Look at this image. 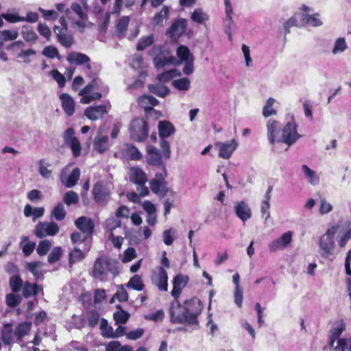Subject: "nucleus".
Returning a JSON list of instances; mask_svg holds the SVG:
<instances>
[{
  "label": "nucleus",
  "instance_id": "nucleus-1",
  "mask_svg": "<svg viewBox=\"0 0 351 351\" xmlns=\"http://www.w3.org/2000/svg\"><path fill=\"white\" fill-rule=\"evenodd\" d=\"M178 299L174 298L171 305L169 310L171 322L189 325L197 324V316L202 310L200 300L194 298L186 300L183 304H181Z\"/></svg>",
  "mask_w": 351,
  "mask_h": 351
},
{
  "label": "nucleus",
  "instance_id": "nucleus-2",
  "mask_svg": "<svg viewBox=\"0 0 351 351\" xmlns=\"http://www.w3.org/2000/svg\"><path fill=\"white\" fill-rule=\"evenodd\" d=\"M118 274L117 263L114 260L106 256H100L94 262L92 276L100 281H108L110 275H112V278H114Z\"/></svg>",
  "mask_w": 351,
  "mask_h": 351
},
{
  "label": "nucleus",
  "instance_id": "nucleus-3",
  "mask_svg": "<svg viewBox=\"0 0 351 351\" xmlns=\"http://www.w3.org/2000/svg\"><path fill=\"white\" fill-rule=\"evenodd\" d=\"M86 76L90 82L80 91L79 95L98 93L101 94V98L109 93L108 86L99 77L97 73L91 71L87 73Z\"/></svg>",
  "mask_w": 351,
  "mask_h": 351
},
{
  "label": "nucleus",
  "instance_id": "nucleus-4",
  "mask_svg": "<svg viewBox=\"0 0 351 351\" xmlns=\"http://www.w3.org/2000/svg\"><path fill=\"white\" fill-rule=\"evenodd\" d=\"M129 132L134 141L142 142L148 136V123L143 118H135L131 121Z\"/></svg>",
  "mask_w": 351,
  "mask_h": 351
},
{
  "label": "nucleus",
  "instance_id": "nucleus-5",
  "mask_svg": "<svg viewBox=\"0 0 351 351\" xmlns=\"http://www.w3.org/2000/svg\"><path fill=\"white\" fill-rule=\"evenodd\" d=\"M300 138V135L297 132V125L293 121H289L282 130V134L279 136V143H285L287 145V149Z\"/></svg>",
  "mask_w": 351,
  "mask_h": 351
},
{
  "label": "nucleus",
  "instance_id": "nucleus-6",
  "mask_svg": "<svg viewBox=\"0 0 351 351\" xmlns=\"http://www.w3.org/2000/svg\"><path fill=\"white\" fill-rule=\"evenodd\" d=\"M163 170L165 171V168L163 166ZM166 172L157 173L155 175V178L150 180L149 187L152 191L159 195L160 197H164L166 194H169V190L167 185V183L165 181Z\"/></svg>",
  "mask_w": 351,
  "mask_h": 351
},
{
  "label": "nucleus",
  "instance_id": "nucleus-7",
  "mask_svg": "<svg viewBox=\"0 0 351 351\" xmlns=\"http://www.w3.org/2000/svg\"><path fill=\"white\" fill-rule=\"evenodd\" d=\"M110 108L111 105L108 101L103 104L88 106L84 110V115L90 120H99L108 113Z\"/></svg>",
  "mask_w": 351,
  "mask_h": 351
},
{
  "label": "nucleus",
  "instance_id": "nucleus-8",
  "mask_svg": "<svg viewBox=\"0 0 351 351\" xmlns=\"http://www.w3.org/2000/svg\"><path fill=\"white\" fill-rule=\"evenodd\" d=\"M59 226L55 222H39L34 230L38 238H44L47 236H54L59 232Z\"/></svg>",
  "mask_w": 351,
  "mask_h": 351
},
{
  "label": "nucleus",
  "instance_id": "nucleus-9",
  "mask_svg": "<svg viewBox=\"0 0 351 351\" xmlns=\"http://www.w3.org/2000/svg\"><path fill=\"white\" fill-rule=\"evenodd\" d=\"M335 244L334 239L328 238L327 237L322 236L319 242V252L320 255L325 258L332 261L335 258Z\"/></svg>",
  "mask_w": 351,
  "mask_h": 351
},
{
  "label": "nucleus",
  "instance_id": "nucleus-10",
  "mask_svg": "<svg viewBox=\"0 0 351 351\" xmlns=\"http://www.w3.org/2000/svg\"><path fill=\"white\" fill-rule=\"evenodd\" d=\"M93 194L95 201L101 206H105L110 199V191L101 182L93 186Z\"/></svg>",
  "mask_w": 351,
  "mask_h": 351
},
{
  "label": "nucleus",
  "instance_id": "nucleus-11",
  "mask_svg": "<svg viewBox=\"0 0 351 351\" xmlns=\"http://www.w3.org/2000/svg\"><path fill=\"white\" fill-rule=\"evenodd\" d=\"M292 237V231H287L283 233L280 237L272 241L268 244L269 251L275 252L288 247L291 243Z\"/></svg>",
  "mask_w": 351,
  "mask_h": 351
},
{
  "label": "nucleus",
  "instance_id": "nucleus-12",
  "mask_svg": "<svg viewBox=\"0 0 351 351\" xmlns=\"http://www.w3.org/2000/svg\"><path fill=\"white\" fill-rule=\"evenodd\" d=\"M187 25L188 22L185 19L180 18L176 20L167 30V35L171 38L178 39L184 33Z\"/></svg>",
  "mask_w": 351,
  "mask_h": 351
},
{
  "label": "nucleus",
  "instance_id": "nucleus-13",
  "mask_svg": "<svg viewBox=\"0 0 351 351\" xmlns=\"http://www.w3.org/2000/svg\"><path fill=\"white\" fill-rule=\"evenodd\" d=\"M281 130V123L274 119H269L267 123V138L269 143L274 145L279 143V133Z\"/></svg>",
  "mask_w": 351,
  "mask_h": 351
},
{
  "label": "nucleus",
  "instance_id": "nucleus-14",
  "mask_svg": "<svg viewBox=\"0 0 351 351\" xmlns=\"http://www.w3.org/2000/svg\"><path fill=\"white\" fill-rule=\"evenodd\" d=\"M219 149V156L224 159H228L237 147V143L234 139L227 142H218L215 144Z\"/></svg>",
  "mask_w": 351,
  "mask_h": 351
},
{
  "label": "nucleus",
  "instance_id": "nucleus-15",
  "mask_svg": "<svg viewBox=\"0 0 351 351\" xmlns=\"http://www.w3.org/2000/svg\"><path fill=\"white\" fill-rule=\"evenodd\" d=\"M66 60L71 64H75L77 65L86 64V69L87 71H86L85 73L86 74L91 71V66L89 63L90 60L89 57L84 53L71 52L67 56Z\"/></svg>",
  "mask_w": 351,
  "mask_h": 351
},
{
  "label": "nucleus",
  "instance_id": "nucleus-16",
  "mask_svg": "<svg viewBox=\"0 0 351 351\" xmlns=\"http://www.w3.org/2000/svg\"><path fill=\"white\" fill-rule=\"evenodd\" d=\"M80 176V170L78 167L73 169L69 175H67L65 170H63L60 174L61 183L68 188L75 186L79 180Z\"/></svg>",
  "mask_w": 351,
  "mask_h": 351
},
{
  "label": "nucleus",
  "instance_id": "nucleus-17",
  "mask_svg": "<svg viewBox=\"0 0 351 351\" xmlns=\"http://www.w3.org/2000/svg\"><path fill=\"white\" fill-rule=\"evenodd\" d=\"M76 227L86 237H90L93 232L95 224L90 218L82 216L75 221Z\"/></svg>",
  "mask_w": 351,
  "mask_h": 351
},
{
  "label": "nucleus",
  "instance_id": "nucleus-18",
  "mask_svg": "<svg viewBox=\"0 0 351 351\" xmlns=\"http://www.w3.org/2000/svg\"><path fill=\"white\" fill-rule=\"evenodd\" d=\"M73 12L75 13L79 19V21H75V23L79 27L84 26V24L81 21V20L86 19V14L83 11L82 7L78 3H72L71 8H67L65 11V14L66 17L70 20L75 21V18L72 16Z\"/></svg>",
  "mask_w": 351,
  "mask_h": 351
},
{
  "label": "nucleus",
  "instance_id": "nucleus-19",
  "mask_svg": "<svg viewBox=\"0 0 351 351\" xmlns=\"http://www.w3.org/2000/svg\"><path fill=\"white\" fill-rule=\"evenodd\" d=\"M167 272L162 267H160L158 271L154 273V274L152 276L153 283L160 291H167Z\"/></svg>",
  "mask_w": 351,
  "mask_h": 351
},
{
  "label": "nucleus",
  "instance_id": "nucleus-20",
  "mask_svg": "<svg viewBox=\"0 0 351 351\" xmlns=\"http://www.w3.org/2000/svg\"><path fill=\"white\" fill-rule=\"evenodd\" d=\"M188 278L182 274H178L175 276L173 280V287L171 291V295L175 298H178L182 289L186 285Z\"/></svg>",
  "mask_w": 351,
  "mask_h": 351
},
{
  "label": "nucleus",
  "instance_id": "nucleus-21",
  "mask_svg": "<svg viewBox=\"0 0 351 351\" xmlns=\"http://www.w3.org/2000/svg\"><path fill=\"white\" fill-rule=\"evenodd\" d=\"M62 107L64 112L69 116H72L75 112V102L73 98L67 93H62L60 96Z\"/></svg>",
  "mask_w": 351,
  "mask_h": 351
},
{
  "label": "nucleus",
  "instance_id": "nucleus-22",
  "mask_svg": "<svg viewBox=\"0 0 351 351\" xmlns=\"http://www.w3.org/2000/svg\"><path fill=\"white\" fill-rule=\"evenodd\" d=\"M147 160L152 165L160 166L162 165L160 152L154 146H149L147 147Z\"/></svg>",
  "mask_w": 351,
  "mask_h": 351
},
{
  "label": "nucleus",
  "instance_id": "nucleus-23",
  "mask_svg": "<svg viewBox=\"0 0 351 351\" xmlns=\"http://www.w3.org/2000/svg\"><path fill=\"white\" fill-rule=\"evenodd\" d=\"M32 328V322H23L19 324L14 330V335L16 337L17 341H22L23 338L27 335Z\"/></svg>",
  "mask_w": 351,
  "mask_h": 351
},
{
  "label": "nucleus",
  "instance_id": "nucleus-24",
  "mask_svg": "<svg viewBox=\"0 0 351 351\" xmlns=\"http://www.w3.org/2000/svg\"><path fill=\"white\" fill-rule=\"evenodd\" d=\"M129 177L131 182L138 184H145L147 178L145 172L138 167H132L130 169Z\"/></svg>",
  "mask_w": 351,
  "mask_h": 351
},
{
  "label": "nucleus",
  "instance_id": "nucleus-25",
  "mask_svg": "<svg viewBox=\"0 0 351 351\" xmlns=\"http://www.w3.org/2000/svg\"><path fill=\"white\" fill-rule=\"evenodd\" d=\"M235 213L243 221H247L252 216L251 209L244 201L237 203Z\"/></svg>",
  "mask_w": 351,
  "mask_h": 351
},
{
  "label": "nucleus",
  "instance_id": "nucleus-26",
  "mask_svg": "<svg viewBox=\"0 0 351 351\" xmlns=\"http://www.w3.org/2000/svg\"><path fill=\"white\" fill-rule=\"evenodd\" d=\"M176 132L173 124L168 121H160L158 123V134L160 138H166Z\"/></svg>",
  "mask_w": 351,
  "mask_h": 351
},
{
  "label": "nucleus",
  "instance_id": "nucleus-27",
  "mask_svg": "<svg viewBox=\"0 0 351 351\" xmlns=\"http://www.w3.org/2000/svg\"><path fill=\"white\" fill-rule=\"evenodd\" d=\"M174 58L167 56L164 52L160 51L154 58V64L158 69H162L165 66L173 63Z\"/></svg>",
  "mask_w": 351,
  "mask_h": 351
},
{
  "label": "nucleus",
  "instance_id": "nucleus-28",
  "mask_svg": "<svg viewBox=\"0 0 351 351\" xmlns=\"http://www.w3.org/2000/svg\"><path fill=\"white\" fill-rule=\"evenodd\" d=\"M53 31L57 36L58 41L62 45L66 48H69L72 45L73 43V37L71 35L66 34V32L60 30V27L58 26H55L53 27Z\"/></svg>",
  "mask_w": 351,
  "mask_h": 351
},
{
  "label": "nucleus",
  "instance_id": "nucleus-29",
  "mask_svg": "<svg viewBox=\"0 0 351 351\" xmlns=\"http://www.w3.org/2000/svg\"><path fill=\"white\" fill-rule=\"evenodd\" d=\"M93 147L100 154L105 152L109 147L108 137L101 134L96 136L93 142Z\"/></svg>",
  "mask_w": 351,
  "mask_h": 351
},
{
  "label": "nucleus",
  "instance_id": "nucleus-30",
  "mask_svg": "<svg viewBox=\"0 0 351 351\" xmlns=\"http://www.w3.org/2000/svg\"><path fill=\"white\" fill-rule=\"evenodd\" d=\"M21 290L23 295L26 298L36 295L39 291H43L36 284H32L28 281L24 282Z\"/></svg>",
  "mask_w": 351,
  "mask_h": 351
},
{
  "label": "nucleus",
  "instance_id": "nucleus-31",
  "mask_svg": "<svg viewBox=\"0 0 351 351\" xmlns=\"http://www.w3.org/2000/svg\"><path fill=\"white\" fill-rule=\"evenodd\" d=\"M44 213L45 208L43 207L32 208L29 204H27L24 208L25 216L27 217L32 216L34 221H35L36 219L43 217Z\"/></svg>",
  "mask_w": 351,
  "mask_h": 351
},
{
  "label": "nucleus",
  "instance_id": "nucleus-32",
  "mask_svg": "<svg viewBox=\"0 0 351 351\" xmlns=\"http://www.w3.org/2000/svg\"><path fill=\"white\" fill-rule=\"evenodd\" d=\"M19 37V31L16 29L0 31V47L4 42L15 40Z\"/></svg>",
  "mask_w": 351,
  "mask_h": 351
},
{
  "label": "nucleus",
  "instance_id": "nucleus-33",
  "mask_svg": "<svg viewBox=\"0 0 351 351\" xmlns=\"http://www.w3.org/2000/svg\"><path fill=\"white\" fill-rule=\"evenodd\" d=\"M19 246L21 248L25 256H29L34 250L36 243L29 241V238L27 236H23L21 241L19 243Z\"/></svg>",
  "mask_w": 351,
  "mask_h": 351
},
{
  "label": "nucleus",
  "instance_id": "nucleus-34",
  "mask_svg": "<svg viewBox=\"0 0 351 351\" xmlns=\"http://www.w3.org/2000/svg\"><path fill=\"white\" fill-rule=\"evenodd\" d=\"M1 339L5 345H10L12 342L14 331L11 324H5L1 332Z\"/></svg>",
  "mask_w": 351,
  "mask_h": 351
},
{
  "label": "nucleus",
  "instance_id": "nucleus-35",
  "mask_svg": "<svg viewBox=\"0 0 351 351\" xmlns=\"http://www.w3.org/2000/svg\"><path fill=\"white\" fill-rule=\"evenodd\" d=\"M191 19L197 23L204 24L209 20V16L202 8H196L191 13Z\"/></svg>",
  "mask_w": 351,
  "mask_h": 351
},
{
  "label": "nucleus",
  "instance_id": "nucleus-36",
  "mask_svg": "<svg viewBox=\"0 0 351 351\" xmlns=\"http://www.w3.org/2000/svg\"><path fill=\"white\" fill-rule=\"evenodd\" d=\"M148 89L151 93L160 97H165L170 93L169 89L161 84H149Z\"/></svg>",
  "mask_w": 351,
  "mask_h": 351
},
{
  "label": "nucleus",
  "instance_id": "nucleus-37",
  "mask_svg": "<svg viewBox=\"0 0 351 351\" xmlns=\"http://www.w3.org/2000/svg\"><path fill=\"white\" fill-rule=\"evenodd\" d=\"M346 330V324L343 320L337 322L330 330V337L339 339L342 332Z\"/></svg>",
  "mask_w": 351,
  "mask_h": 351
},
{
  "label": "nucleus",
  "instance_id": "nucleus-38",
  "mask_svg": "<svg viewBox=\"0 0 351 351\" xmlns=\"http://www.w3.org/2000/svg\"><path fill=\"white\" fill-rule=\"evenodd\" d=\"M23 284L22 278L18 274H14L10 278L9 285L13 293L19 292L22 289Z\"/></svg>",
  "mask_w": 351,
  "mask_h": 351
},
{
  "label": "nucleus",
  "instance_id": "nucleus-39",
  "mask_svg": "<svg viewBox=\"0 0 351 351\" xmlns=\"http://www.w3.org/2000/svg\"><path fill=\"white\" fill-rule=\"evenodd\" d=\"M66 210L62 203H58L51 213V219H55L58 221L63 220L66 217Z\"/></svg>",
  "mask_w": 351,
  "mask_h": 351
},
{
  "label": "nucleus",
  "instance_id": "nucleus-40",
  "mask_svg": "<svg viewBox=\"0 0 351 351\" xmlns=\"http://www.w3.org/2000/svg\"><path fill=\"white\" fill-rule=\"evenodd\" d=\"M302 170L304 173L306 178L308 179L310 184L313 185H317L319 183V176L313 170L311 169L307 165H303L302 166Z\"/></svg>",
  "mask_w": 351,
  "mask_h": 351
},
{
  "label": "nucleus",
  "instance_id": "nucleus-41",
  "mask_svg": "<svg viewBox=\"0 0 351 351\" xmlns=\"http://www.w3.org/2000/svg\"><path fill=\"white\" fill-rule=\"evenodd\" d=\"M21 35L27 43H34L38 40V35L32 28H27L26 26L23 27Z\"/></svg>",
  "mask_w": 351,
  "mask_h": 351
},
{
  "label": "nucleus",
  "instance_id": "nucleus-42",
  "mask_svg": "<svg viewBox=\"0 0 351 351\" xmlns=\"http://www.w3.org/2000/svg\"><path fill=\"white\" fill-rule=\"evenodd\" d=\"M176 54L182 62L194 59V57L191 53L189 49L184 45H180L178 47Z\"/></svg>",
  "mask_w": 351,
  "mask_h": 351
},
{
  "label": "nucleus",
  "instance_id": "nucleus-43",
  "mask_svg": "<svg viewBox=\"0 0 351 351\" xmlns=\"http://www.w3.org/2000/svg\"><path fill=\"white\" fill-rule=\"evenodd\" d=\"M85 257L84 254L78 247L74 249L69 253V265L72 267L77 262L82 261Z\"/></svg>",
  "mask_w": 351,
  "mask_h": 351
},
{
  "label": "nucleus",
  "instance_id": "nucleus-44",
  "mask_svg": "<svg viewBox=\"0 0 351 351\" xmlns=\"http://www.w3.org/2000/svg\"><path fill=\"white\" fill-rule=\"evenodd\" d=\"M128 288H132L136 291H142L144 289V285L142 278L138 275L132 276L126 284Z\"/></svg>",
  "mask_w": 351,
  "mask_h": 351
},
{
  "label": "nucleus",
  "instance_id": "nucleus-45",
  "mask_svg": "<svg viewBox=\"0 0 351 351\" xmlns=\"http://www.w3.org/2000/svg\"><path fill=\"white\" fill-rule=\"evenodd\" d=\"M348 49V45L344 38H338L335 43L332 50L333 55H337L344 52Z\"/></svg>",
  "mask_w": 351,
  "mask_h": 351
},
{
  "label": "nucleus",
  "instance_id": "nucleus-46",
  "mask_svg": "<svg viewBox=\"0 0 351 351\" xmlns=\"http://www.w3.org/2000/svg\"><path fill=\"white\" fill-rule=\"evenodd\" d=\"M130 23V18L128 16L121 17L117 24V32L119 36H123L128 29Z\"/></svg>",
  "mask_w": 351,
  "mask_h": 351
},
{
  "label": "nucleus",
  "instance_id": "nucleus-47",
  "mask_svg": "<svg viewBox=\"0 0 351 351\" xmlns=\"http://www.w3.org/2000/svg\"><path fill=\"white\" fill-rule=\"evenodd\" d=\"M276 102V100L274 98H269L265 106L263 109V115L265 117H269L271 115H276L277 114V111L273 108V105Z\"/></svg>",
  "mask_w": 351,
  "mask_h": 351
},
{
  "label": "nucleus",
  "instance_id": "nucleus-48",
  "mask_svg": "<svg viewBox=\"0 0 351 351\" xmlns=\"http://www.w3.org/2000/svg\"><path fill=\"white\" fill-rule=\"evenodd\" d=\"M106 351H133V349L130 346H121L119 341H113L108 343L106 347Z\"/></svg>",
  "mask_w": 351,
  "mask_h": 351
},
{
  "label": "nucleus",
  "instance_id": "nucleus-49",
  "mask_svg": "<svg viewBox=\"0 0 351 351\" xmlns=\"http://www.w3.org/2000/svg\"><path fill=\"white\" fill-rule=\"evenodd\" d=\"M169 9L167 6H164L162 10L157 13L154 17V24L158 25L162 24L165 20L169 17Z\"/></svg>",
  "mask_w": 351,
  "mask_h": 351
},
{
  "label": "nucleus",
  "instance_id": "nucleus-50",
  "mask_svg": "<svg viewBox=\"0 0 351 351\" xmlns=\"http://www.w3.org/2000/svg\"><path fill=\"white\" fill-rule=\"evenodd\" d=\"M191 82L187 77H182L175 80L172 82V85L180 90H187L190 88Z\"/></svg>",
  "mask_w": 351,
  "mask_h": 351
},
{
  "label": "nucleus",
  "instance_id": "nucleus-51",
  "mask_svg": "<svg viewBox=\"0 0 351 351\" xmlns=\"http://www.w3.org/2000/svg\"><path fill=\"white\" fill-rule=\"evenodd\" d=\"M176 195V192L170 191L168 197L164 201V215L165 216L170 213L171 209L173 206Z\"/></svg>",
  "mask_w": 351,
  "mask_h": 351
},
{
  "label": "nucleus",
  "instance_id": "nucleus-52",
  "mask_svg": "<svg viewBox=\"0 0 351 351\" xmlns=\"http://www.w3.org/2000/svg\"><path fill=\"white\" fill-rule=\"evenodd\" d=\"M113 317L116 324H124L128 320L130 314L125 311L121 310L114 313Z\"/></svg>",
  "mask_w": 351,
  "mask_h": 351
},
{
  "label": "nucleus",
  "instance_id": "nucleus-53",
  "mask_svg": "<svg viewBox=\"0 0 351 351\" xmlns=\"http://www.w3.org/2000/svg\"><path fill=\"white\" fill-rule=\"evenodd\" d=\"M154 41V36L152 35H149L147 36H145L141 38L136 45V49L138 51H143L146 47L150 46L152 44H153Z\"/></svg>",
  "mask_w": 351,
  "mask_h": 351
},
{
  "label": "nucleus",
  "instance_id": "nucleus-54",
  "mask_svg": "<svg viewBox=\"0 0 351 351\" xmlns=\"http://www.w3.org/2000/svg\"><path fill=\"white\" fill-rule=\"evenodd\" d=\"M125 154L131 160H139L142 156L138 149L132 145H126Z\"/></svg>",
  "mask_w": 351,
  "mask_h": 351
},
{
  "label": "nucleus",
  "instance_id": "nucleus-55",
  "mask_svg": "<svg viewBox=\"0 0 351 351\" xmlns=\"http://www.w3.org/2000/svg\"><path fill=\"white\" fill-rule=\"evenodd\" d=\"M42 265L41 262H32L27 263V269L36 278H38L42 273L40 271V268Z\"/></svg>",
  "mask_w": 351,
  "mask_h": 351
},
{
  "label": "nucleus",
  "instance_id": "nucleus-56",
  "mask_svg": "<svg viewBox=\"0 0 351 351\" xmlns=\"http://www.w3.org/2000/svg\"><path fill=\"white\" fill-rule=\"evenodd\" d=\"M64 202L67 205L77 204L79 202L78 195L74 191L66 192L63 197Z\"/></svg>",
  "mask_w": 351,
  "mask_h": 351
},
{
  "label": "nucleus",
  "instance_id": "nucleus-57",
  "mask_svg": "<svg viewBox=\"0 0 351 351\" xmlns=\"http://www.w3.org/2000/svg\"><path fill=\"white\" fill-rule=\"evenodd\" d=\"M62 254V250L61 247L57 246L52 249L49 253L47 260L49 263H54L57 262Z\"/></svg>",
  "mask_w": 351,
  "mask_h": 351
},
{
  "label": "nucleus",
  "instance_id": "nucleus-58",
  "mask_svg": "<svg viewBox=\"0 0 351 351\" xmlns=\"http://www.w3.org/2000/svg\"><path fill=\"white\" fill-rule=\"evenodd\" d=\"M51 247V243L50 241L45 239L39 242L36 248V252L40 256H44L47 254L48 251Z\"/></svg>",
  "mask_w": 351,
  "mask_h": 351
},
{
  "label": "nucleus",
  "instance_id": "nucleus-59",
  "mask_svg": "<svg viewBox=\"0 0 351 351\" xmlns=\"http://www.w3.org/2000/svg\"><path fill=\"white\" fill-rule=\"evenodd\" d=\"M36 54V51L34 49H23L17 55V58L23 60V62L25 64H29L32 62L30 59L31 56H35Z\"/></svg>",
  "mask_w": 351,
  "mask_h": 351
},
{
  "label": "nucleus",
  "instance_id": "nucleus-60",
  "mask_svg": "<svg viewBox=\"0 0 351 351\" xmlns=\"http://www.w3.org/2000/svg\"><path fill=\"white\" fill-rule=\"evenodd\" d=\"M101 329L104 337L113 338L114 330L112 326L108 324L107 321L104 319H102L101 321Z\"/></svg>",
  "mask_w": 351,
  "mask_h": 351
},
{
  "label": "nucleus",
  "instance_id": "nucleus-61",
  "mask_svg": "<svg viewBox=\"0 0 351 351\" xmlns=\"http://www.w3.org/2000/svg\"><path fill=\"white\" fill-rule=\"evenodd\" d=\"M21 302V297L19 295L9 293L6 295V304L10 307L18 306Z\"/></svg>",
  "mask_w": 351,
  "mask_h": 351
},
{
  "label": "nucleus",
  "instance_id": "nucleus-62",
  "mask_svg": "<svg viewBox=\"0 0 351 351\" xmlns=\"http://www.w3.org/2000/svg\"><path fill=\"white\" fill-rule=\"evenodd\" d=\"M319 211L322 215L329 213L332 210V204L328 202L325 198H322L319 202Z\"/></svg>",
  "mask_w": 351,
  "mask_h": 351
},
{
  "label": "nucleus",
  "instance_id": "nucleus-63",
  "mask_svg": "<svg viewBox=\"0 0 351 351\" xmlns=\"http://www.w3.org/2000/svg\"><path fill=\"white\" fill-rule=\"evenodd\" d=\"M49 75L58 82V86L62 88L65 85V77L58 70L54 69L49 72Z\"/></svg>",
  "mask_w": 351,
  "mask_h": 351
},
{
  "label": "nucleus",
  "instance_id": "nucleus-64",
  "mask_svg": "<svg viewBox=\"0 0 351 351\" xmlns=\"http://www.w3.org/2000/svg\"><path fill=\"white\" fill-rule=\"evenodd\" d=\"M176 230L173 228H169L163 232V241L165 245H171L174 241L173 234Z\"/></svg>",
  "mask_w": 351,
  "mask_h": 351
}]
</instances>
